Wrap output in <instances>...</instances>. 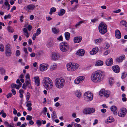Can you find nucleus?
<instances>
[{
  "mask_svg": "<svg viewBox=\"0 0 127 127\" xmlns=\"http://www.w3.org/2000/svg\"><path fill=\"white\" fill-rule=\"evenodd\" d=\"M105 76V74L102 72L96 71L92 74L91 77V79L94 82H99L104 79Z\"/></svg>",
  "mask_w": 127,
  "mask_h": 127,
  "instance_id": "obj_1",
  "label": "nucleus"
},
{
  "mask_svg": "<svg viewBox=\"0 0 127 127\" xmlns=\"http://www.w3.org/2000/svg\"><path fill=\"white\" fill-rule=\"evenodd\" d=\"M42 83L43 85L47 90H50L52 88L53 82L52 80L48 77H46L44 78Z\"/></svg>",
  "mask_w": 127,
  "mask_h": 127,
  "instance_id": "obj_2",
  "label": "nucleus"
},
{
  "mask_svg": "<svg viewBox=\"0 0 127 127\" xmlns=\"http://www.w3.org/2000/svg\"><path fill=\"white\" fill-rule=\"evenodd\" d=\"M65 82L63 78H56L55 82L56 87L59 89L62 88L64 86Z\"/></svg>",
  "mask_w": 127,
  "mask_h": 127,
  "instance_id": "obj_3",
  "label": "nucleus"
},
{
  "mask_svg": "<svg viewBox=\"0 0 127 127\" xmlns=\"http://www.w3.org/2000/svg\"><path fill=\"white\" fill-rule=\"evenodd\" d=\"M79 66L78 64L76 63H69L66 64V67L68 71H73L77 69Z\"/></svg>",
  "mask_w": 127,
  "mask_h": 127,
  "instance_id": "obj_4",
  "label": "nucleus"
},
{
  "mask_svg": "<svg viewBox=\"0 0 127 127\" xmlns=\"http://www.w3.org/2000/svg\"><path fill=\"white\" fill-rule=\"evenodd\" d=\"M98 29L100 33L102 34H105L107 31L106 25L103 23H101L98 26Z\"/></svg>",
  "mask_w": 127,
  "mask_h": 127,
  "instance_id": "obj_5",
  "label": "nucleus"
},
{
  "mask_svg": "<svg viewBox=\"0 0 127 127\" xmlns=\"http://www.w3.org/2000/svg\"><path fill=\"white\" fill-rule=\"evenodd\" d=\"M69 46L66 42H62L59 44L60 49L62 52L67 51L69 49Z\"/></svg>",
  "mask_w": 127,
  "mask_h": 127,
  "instance_id": "obj_6",
  "label": "nucleus"
},
{
  "mask_svg": "<svg viewBox=\"0 0 127 127\" xmlns=\"http://www.w3.org/2000/svg\"><path fill=\"white\" fill-rule=\"evenodd\" d=\"M93 99V95L90 92H87L84 94V99L87 102H89Z\"/></svg>",
  "mask_w": 127,
  "mask_h": 127,
  "instance_id": "obj_7",
  "label": "nucleus"
},
{
  "mask_svg": "<svg viewBox=\"0 0 127 127\" xmlns=\"http://www.w3.org/2000/svg\"><path fill=\"white\" fill-rule=\"evenodd\" d=\"M95 109L94 108H85L83 111L84 114H89L94 113Z\"/></svg>",
  "mask_w": 127,
  "mask_h": 127,
  "instance_id": "obj_8",
  "label": "nucleus"
},
{
  "mask_svg": "<svg viewBox=\"0 0 127 127\" xmlns=\"http://www.w3.org/2000/svg\"><path fill=\"white\" fill-rule=\"evenodd\" d=\"M5 54L7 57H9L11 55V50L9 44H7L5 46Z\"/></svg>",
  "mask_w": 127,
  "mask_h": 127,
  "instance_id": "obj_9",
  "label": "nucleus"
},
{
  "mask_svg": "<svg viewBox=\"0 0 127 127\" xmlns=\"http://www.w3.org/2000/svg\"><path fill=\"white\" fill-rule=\"evenodd\" d=\"M120 111L118 113V116L122 117H124L127 113L126 109L125 108H123L120 109Z\"/></svg>",
  "mask_w": 127,
  "mask_h": 127,
  "instance_id": "obj_10",
  "label": "nucleus"
},
{
  "mask_svg": "<svg viewBox=\"0 0 127 127\" xmlns=\"http://www.w3.org/2000/svg\"><path fill=\"white\" fill-rule=\"evenodd\" d=\"M110 94L109 92V91H105L104 90L102 89L99 92V94L100 96L104 95L105 97H107L109 96Z\"/></svg>",
  "mask_w": 127,
  "mask_h": 127,
  "instance_id": "obj_11",
  "label": "nucleus"
},
{
  "mask_svg": "<svg viewBox=\"0 0 127 127\" xmlns=\"http://www.w3.org/2000/svg\"><path fill=\"white\" fill-rule=\"evenodd\" d=\"M49 67L48 64H47L43 63L40 65V69L41 71H43L46 70Z\"/></svg>",
  "mask_w": 127,
  "mask_h": 127,
  "instance_id": "obj_12",
  "label": "nucleus"
},
{
  "mask_svg": "<svg viewBox=\"0 0 127 127\" xmlns=\"http://www.w3.org/2000/svg\"><path fill=\"white\" fill-rule=\"evenodd\" d=\"M35 7L34 5L31 4L26 6L24 8L26 11L29 12L30 10H33L34 8Z\"/></svg>",
  "mask_w": 127,
  "mask_h": 127,
  "instance_id": "obj_13",
  "label": "nucleus"
},
{
  "mask_svg": "<svg viewBox=\"0 0 127 127\" xmlns=\"http://www.w3.org/2000/svg\"><path fill=\"white\" fill-rule=\"evenodd\" d=\"M60 57V55L59 53H54L52 54L51 58L53 60L56 61L58 60Z\"/></svg>",
  "mask_w": 127,
  "mask_h": 127,
  "instance_id": "obj_14",
  "label": "nucleus"
},
{
  "mask_svg": "<svg viewBox=\"0 0 127 127\" xmlns=\"http://www.w3.org/2000/svg\"><path fill=\"white\" fill-rule=\"evenodd\" d=\"M113 71L115 73H118L120 72V68L119 66L115 65L112 67Z\"/></svg>",
  "mask_w": 127,
  "mask_h": 127,
  "instance_id": "obj_15",
  "label": "nucleus"
},
{
  "mask_svg": "<svg viewBox=\"0 0 127 127\" xmlns=\"http://www.w3.org/2000/svg\"><path fill=\"white\" fill-rule=\"evenodd\" d=\"M125 56L124 55L117 57L115 59V61L118 63L121 62L125 59Z\"/></svg>",
  "mask_w": 127,
  "mask_h": 127,
  "instance_id": "obj_16",
  "label": "nucleus"
},
{
  "mask_svg": "<svg viewBox=\"0 0 127 127\" xmlns=\"http://www.w3.org/2000/svg\"><path fill=\"white\" fill-rule=\"evenodd\" d=\"M98 51V48L97 47H95L93 48L92 50L90 52L91 55H93L96 54Z\"/></svg>",
  "mask_w": 127,
  "mask_h": 127,
  "instance_id": "obj_17",
  "label": "nucleus"
},
{
  "mask_svg": "<svg viewBox=\"0 0 127 127\" xmlns=\"http://www.w3.org/2000/svg\"><path fill=\"white\" fill-rule=\"evenodd\" d=\"M105 63L106 64L107 66L111 65L113 64L112 59L111 58H109L106 61Z\"/></svg>",
  "mask_w": 127,
  "mask_h": 127,
  "instance_id": "obj_18",
  "label": "nucleus"
},
{
  "mask_svg": "<svg viewBox=\"0 0 127 127\" xmlns=\"http://www.w3.org/2000/svg\"><path fill=\"white\" fill-rule=\"evenodd\" d=\"M75 43H78L81 41L82 40V38L80 37L77 36L75 37L73 39Z\"/></svg>",
  "mask_w": 127,
  "mask_h": 127,
  "instance_id": "obj_19",
  "label": "nucleus"
},
{
  "mask_svg": "<svg viewBox=\"0 0 127 127\" xmlns=\"http://www.w3.org/2000/svg\"><path fill=\"white\" fill-rule=\"evenodd\" d=\"M85 51L83 49H80L77 52V54L80 56H83L85 54Z\"/></svg>",
  "mask_w": 127,
  "mask_h": 127,
  "instance_id": "obj_20",
  "label": "nucleus"
},
{
  "mask_svg": "<svg viewBox=\"0 0 127 127\" xmlns=\"http://www.w3.org/2000/svg\"><path fill=\"white\" fill-rule=\"evenodd\" d=\"M115 32V36L117 38L119 39L121 38V33L119 30H116Z\"/></svg>",
  "mask_w": 127,
  "mask_h": 127,
  "instance_id": "obj_21",
  "label": "nucleus"
},
{
  "mask_svg": "<svg viewBox=\"0 0 127 127\" xmlns=\"http://www.w3.org/2000/svg\"><path fill=\"white\" fill-rule=\"evenodd\" d=\"M117 107L115 106H112L110 108L111 110L113 112V114L115 115H116L117 114Z\"/></svg>",
  "mask_w": 127,
  "mask_h": 127,
  "instance_id": "obj_22",
  "label": "nucleus"
},
{
  "mask_svg": "<svg viewBox=\"0 0 127 127\" xmlns=\"http://www.w3.org/2000/svg\"><path fill=\"white\" fill-rule=\"evenodd\" d=\"M34 79L35 80V82L36 85L39 86V77L36 76L34 77Z\"/></svg>",
  "mask_w": 127,
  "mask_h": 127,
  "instance_id": "obj_23",
  "label": "nucleus"
},
{
  "mask_svg": "<svg viewBox=\"0 0 127 127\" xmlns=\"http://www.w3.org/2000/svg\"><path fill=\"white\" fill-rule=\"evenodd\" d=\"M75 94L76 96L78 98H80L82 95V93L79 90L76 91L75 92Z\"/></svg>",
  "mask_w": 127,
  "mask_h": 127,
  "instance_id": "obj_24",
  "label": "nucleus"
},
{
  "mask_svg": "<svg viewBox=\"0 0 127 127\" xmlns=\"http://www.w3.org/2000/svg\"><path fill=\"white\" fill-rule=\"evenodd\" d=\"M114 118L112 117H109L107 120L105 121V122L107 124L112 122L114 121Z\"/></svg>",
  "mask_w": 127,
  "mask_h": 127,
  "instance_id": "obj_25",
  "label": "nucleus"
},
{
  "mask_svg": "<svg viewBox=\"0 0 127 127\" xmlns=\"http://www.w3.org/2000/svg\"><path fill=\"white\" fill-rule=\"evenodd\" d=\"M103 62L102 61L98 60L97 61L95 64V66H101L103 64Z\"/></svg>",
  "mask_w": 127,
  "mask_h": 127,
  "instance_id": "obj_26",
  "label": "nucleus"
},
{
  "mask_svg": "<svg viewBox=\"0 0 127 127\" xmlns=\"http://www.w3.org/2000/svg\"><path fill=\"white\" fill-rule=\"evenodd\" d=\"M65 37L66 40H68L70 38V34L69 33L66 32L64 33Z\"/></svg>",
  "mask_w": 127,
  "mask_h": 127,
  "instance_id": "obj_27",
  "label": "nucleus"
},
{
  "mask_svg": "<svg viewBox=\"0 0 127 127\" xmlns=\"http://www.w3.org/2000/svg\"><path fill=\"white\" fill-rule=\"evenodd\" d=\"M25 85L27 87L29 88H32L31 87V82L30 81H25Z\"/></svg>",
  "mask_w": 127,
  "mask_h": 127,
  "instance_id": "obj_28",
  "label": "nucleus"
},
{
  "mask_svg": "<svg viewBox=\"0 0 127 127\" xmlns=\"http://www.w3.org/2000/svg\"><path fill=\"white\" fill-rule=\"evenodd\" d=\"M65 10L64 9H61L60 12H58V14L59 16L63 15L65 13Z\"/></svg>",
  "mask_w": 127,
  "mask_h": 127,
  "instance_id": "obj_29",
  "label": "nucleus"
},
{
  "mask_svg": "<svg viewBox=\"0 0 127 127\" xmlns=\"http://www.w3.org/2000/svg\"><path fill=\"white\" fill-rule=\"evenodd\" d=\"M51 117L52 119L53 120H54L55 119L57 118V116L55 112L53 111L52 112Z\"/></svg>",
  "mask_w": 127,
  "mask_h": 127,
  "instance_id": "obj_30",
  "label": "nucleus"
},
{
  "mask_svg": "<svg viewBox=\"0 0 127 127\" xmlns=\"http://www.w3.org/2000/svg\"><path fill=\"white\" fill-rule=\"evenodd\" d=\"M52 32L54 34H56L58 33L59 32L58 29H57L55 28H52Z\"/></svg>",
  "mask_w": 127,
  "mask_h": 127,
  "instance_id": "obj_31",
  "label": "nucleus"
},
{
  "mask_svg": "<svg viewBox=\"0 0 127 127\" xmlns=\"http://www.w3.org/2000/svg\"><path fill=\"white\" fill-rule=\"evenodd\" d=\"M5 69L2 67H0V73L2 75H5Z\"/></svg>",
  "mask_w": 127,
  "mask_h": 127,
  "instance_id": "obj_32",
  "label": "nucleus"
},
{
  "mask_svg": "<svg viewBox=\"0 0 127 127\" xmlns=\"http://www.w3.org/2000/svg\"><path fill=\"white\" fill-rule=\"evenodd\" d=\"M57 67V65L55 63H54L51 66L50 69L51 70L55 69Z\"/></svg>",
  "mask_w": 127,
  "mask_h": 127,
  "instance_id": "obj_33",
  "label": "nucleus"
},
{
  "mask_svg": "<svg viewBox=\"0 0 127 127\" xmlns=\"http://www.w3.org/2000/svg\"><path fill=\"white\" fill-rule=\"evenodd\" d=\"M77 5H75L74 6L70 7L69 9V11H75L77 7Z\"/></svg>",
  "mask_w": 127,
  "mask_h": 127,
  "instance_id": "obj_34",
  "label": "nucleus"
},
{
  "mask_svg": "<svg viewBox=\"0 0 127 127\" xmlns=\"http://www.w3.org/2000/svg\"><path fill=\"white\" fill-rule=\"evenodd\" d=\"M102 40L103 39L102 38H99L95 40V43L97 44L102 42Z\"/></svg>",
  "mask_w": 127,
  "mask_h": 127,
  "instance_id": "obj_35",
  "label": "nucleus"
},
{
  "mask_svg": "<svg viewBox=\"0 0 127 127\" xmlns=\"http://www.w3.org/2000/svg\"><path fill=\"white\" fill-rule=\"evenodd\" d=\"M11 87L12 88H16L17 89H19L20 88V87L18 85L14 84H12Z\"/></svg>",
  "mask_w": 127,
  "mask_h": 127,
  "instance_id": "obj_36",
  "label": "nucleus"
},
{
  "mask_svg": "<svg viewBox=\"0 0 127 127\" xmlns=\"http://www.w3.org/2000/svg\"><path fill=\"white\" fill-rule=\"evenodd\" d=\"M127 24V22L125 20H122L120 23V25L121 26H125Z\"/></svg>",
  "mask_w": 127,
  "mask_h": 127,
  "instance_id": "obj_37",
  "label": "nucleus"
},
{
  "mask_svg": "<svg viewBox=\"0 0 127 127\" xmlns=\"http://www.w3.org/2000/svg\"><path fill=\"white\" fill-rule=\"evenodd\" d=\"M23 31L25 33V34L26 37L27 38L29 36V33L27 29L26 28H24Z\"/></svg>",
  "mask_w": 127,
  "mask_h": 127,
  "instance_id": "obj_38",
  "label": "nucleus"
},
{
  "mask_svg": "<svg viewBox=\"0 0 127 127\" xmlns=\"http://www.w3.org/2000/svg\"><path fill=\"white\" fill-rule=\"evenodd\" d=\"M53 45L52 42L50 41H48L47 44V47L49 48L52 47Z\"/></svg>",
  "mask_w": 127,
  "mask_h": 127,
  "instance_id": "obj_39",
  "label": "nucleus"
},
{
  "mask_svg": "<svg viewBox=\"0 0 127 127\" xmlns=\"http://www.w3.org/2000/svg\"><path fill=\"white\" fill-rule=\"evenodd\" d=\"M0 114H2V116L3 118H5L6 117V114L4 113L3 110H2L0 112Z\"/></svg>",
  "mask_w": 127,
  "mask_h": 127,
  "instance_id": "obj_40",
  "label": "nucleus"
},
{
  "mask_svg": "<svg viewBox=\"0 0 127 127\" xmlns=\"http://www.w3.org/2000/svg\"><path fill=\"white\" fill-rule=\"evenodd\" d=\"M27 103L26 106L27 107H29V106H32V104L31 101H27L26 102Z\"/></svg>",
  "mask_w": 127,
  "mask_h": 127,
  "instance_id": "obj_41",
  "label": "nucleus"
},
{
  "mask_svg": "<svg viewBox=\"0 0 127 127\" xmlns=\"http://www.w3.org/2000/svg\"><path fill=\"white\" fill-rule=\"evenodd\" d=\"M7 29L8 31L11 32H13L14 31V30L13 28L10 26L7 27Z\"/></svg>",
  "mask_w": 127,
  "mask_h": 127,
  "instance_id": "obj_42",
  "label": "nucleus"
},
{
  "mask_svg": "<svg viewBox=\"0 0 127 127\" xmlns=\"http://www.w3.org/2000/svg\"><path fill=\"white\" fill-rule=\"evenodd\" d=\"M4 50V45L1 44H0V51L3 52Z\"/></svg>",
  "mask_w": 127,
  "mask_h": 127,
  "instance_id": "obj_43",
  "label": "nucleus"
},
{
  "mask_svg": "<svg viewBox=\"0 0 127 127\" xmlns=\"http://www.w3.org/2000/svg\"><path fill=\"white\" fill-rule=\"evenodd\" d=\"M113 78L112 77L109 78V82L111 86H112L113 83Z\"/></svg>",
  "mask_w": 127,
  "mask_h": 127,
  "instance_id": "obj_44",
  "label": "nucleus"
},
{
  "mask_svg": "<svg viewBox=\"0 0 127 127\" xmlns=\"http://www.w3.org/2000/svg\"><path fill=\"white\" fill-rule=\"evenodd\" d=\"M41 30H40V29L39 28L37 29L36 30V33H35L37 35H38L41 33Z\"/></svg>",
  "mask_w": 127,
  "mask_h": 127,
  "instance_id": "obj_45",
  "label": "nucleus"
},
{
  "mask_svg": "<svg viewBox=\"0 0 127 127\" xmlns=\"http://www.w3.org/2000/svg\"><path fill=\"white\" fill-rule=\"evenodd\" d=\"M75 83L77 84H79V83H80L81 82L80 81V80H79V79L78 78V77H77L74 81Z\"/></svg>",
  "mask_w": 127,
  "mask_h": 127,
  "instance_id": "obj_46",
  "label": "nucleus"
},
{
  "mask_svg": "<svg viewBox=\"0 0 127 127\" xmlns=\"http://www.w3.org/2000/svg\"><path fill=\"white\" fill-rule=\"evenodd\" d=\"M26 80L25 81H30V75L29 74H27L25 76Z\"/></svg>",
  "mask_w": 127,
  "mask_h": 127,
  "instance_id": "obj_47",
  "label": "nucleus"
},
{
  "mask_svg": "<svg viewBox=\"0 0 127 127\" xmlns=\"http://www.w3.org/2000/svg\"><path fill=\"white\" fill-rule=\"evenodd\" d=\"M79 80H80L81 82H82L84 80L85 78V77L84 76H80L78 77Z\"/></svg>",
  "mask_w": 127,
  "mask_h": 127,
  "instance_id": "obj_48",
  "label": "nucleus"
},
{
  "mask_svg": "<svg viewBox=\"0 0 127 127\" xmlns=\"http://www.w3.org/2000/svg\"><path fill=\"white\" fill-rule=\"evenodd\" d=\"M110 50H106L104 53V55H107L109 54L110 52Z\"/></svg>",
  "mask_w": 127,
  "mask_h": 127,
  "instance_id": "obj_49",
  "label": "nucleus"
},
{
  "mask_svg": "<svg viewBox=\"0 0 127 127\" xmlns=\"http://www.w3.org/2000/svg\"><path fill=\"white\" fill-rule=\"evenodd\" d=\"M30 96V93L28 92L27 94L26 100L27 101L29 100Z\"/></svg>",
  "mask_w": 127,
  "mask_h": 127,
  "instance_id": "obj_50",
  "label": "nucleus"
},
{
  "mask_svg": "<svg viewBox=\"0 0 127 127\" xmlns=\"http://www.w3.org/2000/svg\"><path fill=\"white\" fill-rule=\"evenodd\" d=\"M105 47L104 48V49H108L110 47L109 44L108 43H106L105 44Z\"/></svg>",
  "mask_w": 127,
  "mask_h": 127,
  "instance_id": "obj_51",
  "label": "nucleus"
},
{
  "mask_svg": "<svg viewBox=\"0 0 127 127\" xmlns=\"http://www.w3.org/2000/svg\"><path fill=\"white\" fill-rule=\"evenodd\" d=\"M32 119V117L29 115H27V116L26 119L28 121L31 120Z\"/></svg>",
  "mask_w": 127,
  "mask_h": 127,
  "instance_id": "obj_52",
  "label": "nucleus"
},
{
  "mask_svg": "<svg viewBox=\"0 0 127 127\" xmlns=\"http://www.w3.org/2000/svg\"><path fill=\"white\" fill-rule=\"evenodd\" d=\"M126 76V74L125 72H123L122 73L121 78L122 79H124Z\"/></svg>",
  "mask_w": 127,
  "mask_h": 127,
  "instance_id": "obj_53",
  "label": "nucleus"
},
{
  "mask_svg": "<svg viewBox=\"0 0 127 127\" xmlns=\"http://www.w3.org/2000/svg\"><path fill=\"white\" fill-rule=\"evenodd\" d=\"M84 22L82 21H80L77 23L75 26V27L77 28L78 26L80 25V24L83 23Z\"/></svg>",
  "mask_w": 127,
  "mask_h": 127,
  "instance_id": "obj_54",
  "label": "nucleus"
},
{
  "mask_svg": "<svg viewBox=\"0 0 127 127\" xmlns=\"http://www.w3.org/2000/svg\"><path fill=\"white\" fill-rule=\"evenodd\" d=\"M16 56L18 57L20 55V52L19 50H17L16 51Z\"/></svg>",
  "mask_w": 127,
  "mask_h": 127,
  "instance_id": "obj_55",
  "label": "nucleus"
},
{
  "mask_svg": "<svg viewBox=\"0 0 127 127\" xmlns=\"http://www.w3.org/2000/svg\"><path fill=\"white\" fill-rule=\"evenodd\" d=\"M11 15L10 14H8L7 15H5L4 17V19L6 20L7 18H10Z\"/></svg>",
  "mask_w": 127,
  "mask_h": 127,
  "instance_id": "obj_56",
  "label": "nucleus"
},
{
  "mask_svg": "<svg viewBox=\"0 0 127 127\" xmlns=\"http://www.w3.org/2000/svg\"><path fill=\"white\" fill-rule=\"evenodd\" d=\"M36 124L39 126H40L41 125V121L39 120H37L36 122Z\"/></svg>",
  "mask_w": 127,
  "mask_h": 127,
  "instance_id": "obj_57",
  "label": "nucleus"
},
{
  "mask_svg": "<svg viewBox=\"0 0 127 127\" xmlns=\"http://www.w3.org/2000/svg\"><path fill=\"white\" fill-rule=\"evenodd\" d=\"M74 126L75 127H81V125L75 123L74 124Z\"/></svg>",
  "mask_w": 127,
  "mask_h": 127,
  "instance_id": "obj_58",
  "label": "nucleus"
},
{
  "mask_svg": "<svg viewBox=\"0 0 127 127\" xmlns=\"http://www.w3.org/2000/svg\"><path fill=\"white\" fill-rule=\"evenodd\" d=\"M12 95L11 93H9L7 95H6L7 97V98H8L9 97H11L12 96Z\"/></svg>",
  "mask_w": 127,
  "mask_h": 127,
  "instance_id": "obj_59",
  "label": "nucleus"
},
{
  "mask_svg": "<svg viewBox=\"0 0 127 127\" xmlns=\"http://www.w3.org/2000/svg\"><path fill=\"white\" fill-rule=\"evenodd\" d=\"M37 35L35 34V33L33 35L32 37V39L33 40H34L35 39V38H36V36H37Z\"/></svg>",
  "mask_w": 127,
  "mask_h": 127,
  "instance_id": "obj_60",
  "label": "nucleus"
},
{
  "mask_svg": "<svg viewBox=\"0 0 127 127\" xmlns=\"http://www.w3.org/2000/svg\"><path fill=\"white\" fill-rule=\"evenodd\" d=\"M50 10H51V11H52L53 12H54L56 11V9L55 7H52L51 8Z\"/></svg>",
  "mask_w": 127,
  "mask_h": 127,
  "instance_id": "obj_61",
  "label": "nucleus"
},
{
  "mask_svg": "<svg viewBox=\"0 0 127 127\" xmlns=\"http://www.w3.org/2000/svg\"><path fill=\"white\" fill-rule=\"evenodd\" d=\"M57 39L59 41H62L63 40V36L62 35H60L57 38Z\"/></svg>",
  "mask_w": 127,
  "mask_h": 127,
  "instance_id": "obj_62",
  "label": "nucleus"
},
{
  "mask_svg": "<svg viewBox=\"0 0 127 127\" xmlns=\"http://www.w3.org/2000/svg\"><path fill=\"white\" fill-rule=\"evenodd\" d=\"M97 21V19L96 18H95L92 19L91 20V21L92 22L94 23H95Z\"/></svg>",
  "mask_w": 127,
  "mask_h": 127,
  "instance_id": "obj_63",
  "label": "nucleus"
},
{
  "mask_svg": "<svg viewBox=\"0 0 127 127\" xmlns=\"http://www.w3.org/2000/svg\"><path fill=\"white\" fill-rule=\"evenodd\" d=\"M121 10L120 9H118L114 11L113 12L114 13H117L120 12Z\"/></svg>",
  "mask_w": 127,
  "mask_h": 127,
  "instance_id": "obj_64",
  "label": "nucleus"
}]
</instances>
